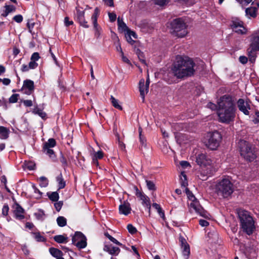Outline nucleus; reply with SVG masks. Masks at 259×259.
<instances>
[{
    "mask_svg": "<svg viewBox=\"0 0 259 259\" xmlns=\"http://www.w3.org/2000/svg\"><path fill=\"white\" fill-rule=\"evenodd\" d=\"M49 252L53 257H56V258L64 255V254L61 250L55 247H50L49 248Z\"/></svg>",
    "mask_w": 259,
    "mask_h": 259,
    "instance_id": "a878e982",
    "label": "nucleus"
},
{
    "mask_svg": "<svg viewBox=\"0 0 259 259\" xmlns=\"http://www.w3.org/2000/svg\"><path fill=\"white\" fill-rule=\"evenodd\" d=\"M216 192L218 195L224 198H228L234 192L233 185L228 179H223L216 185Z\"/></svg>",
    "mask_w": 259,
    "mask_h": 259,
    "instance_id": "423d86ee",
    "label": "nucleus"
},
{
    "mask_svg": "<svg viewBox=\"0 0 259 259\" xmlns=\"http://www.w3.org/2000/svg\"><path fill=\"white\" fill-rule=\"evenodd\" d=\"M34 235V238L37 242H46L47 241L46 238L42 236L40 232H33L32 233Z\"/></svg>",
    "mask_w": 259,
    "mask_h": 259,
    "instance_id": "c9c22d12",
    "label": "nucleus"
},
{
    "mask_svg": "<svg viewBox=\"0 0 259 259\" xmlns=\"http://www.w3.org/2000/svg\"><path fill=\"white\" fill-rule=\"evenodd\" d=\"M47 196L53 202L58 201L59 198V195L57 192H48Z\"/></svg>",
    "mask_w": 259,
    "mask_h": 259,
    "instance_id": "473e14b6",
    "label": "nucleus"
},
{
    "mask_svg": "<svg viewBox=\"0 0 259 259\" xmlns=\"http://www.w3.org/2000/svg\"><path fill=\"white\" fill-rule=\"evenodd\" d=\"M19 95L18 94H13L9 99V102L10 103H17L18 100Z\"/></svg>",
    "mask_w": 259,
    "mask_h": 259,
    "instance_id": "a18cd8bd",
    "label": "nucleus"
},
{
    "mask_svg": "<svg viewBox=\"0 0 259 259\" xmlns=\"http://www.w3.org/2000/svg\"><path fill=\"white\" fill-rule=\"evenodd\" d=\"M9 207L7 204H5L2 209V214L3 215L6 217L8 214Z\"/></svg>",
    "mask_w": 259,
    "mask_h": 259,
    "instance_id": "4d7b16f0",
    "label": "nucleus"
},
{
    "mask_svg": "<svg viewBox=\"0 0 259 259\" xmlns=\"http://www.w3.org/2000/svg\"><path fill=\"white\" fill-rule=\"evenodd\" d=\"M185 191L188 199L192 201L190 204V207L193 208L195 211L200 215L206 218V212L204 211L203 208L200 205L199 201L197 200L192 192L190 191L187 187H185Z\"/></svg>",
    "mask_w": 259,
    "mask_h": 259,
    "instance_id": "6e6552de",
    "label": "nucleus"
},
{
    "mask_svg": "<svg viewBox=\"0 0 259 259\" xmlns=\"http://www.w3.org/2000/svg\"><path fill=\"white\" fill-rule=\"evenodd\" d=\"M250 46H253L255 50H259V31L251 35Z\"/></svg>",
    "mask_w": 259,
    "mask_h": 259,
    "instance_id": "4be33fe9",
    "label": "nucleus"
},
{
    "mask_svg": "<svg viewBox=\"0 0 259 259\" xmlns=\"http://www.w3.org/2000/svg\"><path fill=\"white\" fill-rule=\"evenodd\" d=\"M59 160L61 163L62 167L64 170H65L68 166L69 164L67 158L64 156L62 152H60Z\"/></svg>",
    "mask_w": 259,
    "mask_h": 259,
    "instance_id": "2f4dec72",
    "label": "nucleus"
},
{
    "mask_svg": "<svg viewBox=\"0 0 259 259\" xmlns=\"http://www.w3.org/2000/svg\"><path fill=\"white\" fill-rule=\"evenodd\" d=\"M196 162L201 168L211 167L212 160L206 153H199L196 155Z\"/></svg>",
    "mask_w": 259,
    "mask_h": 259,
    "instance_id": "9b49d317",
    "label": "nucleus"
},
{
    "mask_svg": "<svg viewBox=\"0 0 259 259\" xmlns=\"http://www.w3.org/2000/svg\"><path fill=\"white\" fill-rule=\"evenodd\" d=\"M13 207L14 209V214L16 219L22 220L25 218V210L18 203L15 201Z\"/></svg>",
    "mask_w": 259,
    "mask_h": 259,
    "instance_id": "4468645a",
    "label": "nucleus"
},
{
    "mask_svg": "<svg viewBox=\"0 0 259 259\" xmlns=\"http://www.w3.org/2000/svg\"><path fill=\"white\" fill-rule=\"evenodd\" d=\"M259 51V50H255L253 46H250V48L247 49L248 56L249 61L253 63L256 57V52Z\"/></svg>",
    "mask_w": 259,
    "mask_h": 259,
    "instance_id": "5701e85b",
    "label": "nucleus"
},
{
    "mask_svg": "<svg viewBox=\"0 0 259 259\" xmlns=\"http://www.w3.org/2000/svg\"><path fill=\"white\" fill-rule=\"evenodd\" d=\"M39 58L40 56L39 53L37 52L33 53L31 56V60L34 62L38 61Z\"/></svg>",
    "mask_w": 259,
    "mask_h": 259,
    "instance_id": "bf43d9fd",
    "label": "nucleus"
},
{
    "mask_svg": "<svg viewBox=\"0 0 259 259\" xmlns=\"http://www.w3.org/2000/svg\"><path fill=\"white\" fill-rule=\"evenodd\" d=\"M125 37L127 41L131 45H133L135 42V41L132 39V36L130 35L129 33H127V31L125 34Z\"/></svg>",
    "mask_w": 259,
    "mask_h": 259,
    "instance_id": "13d9d810",
    "label": "nucleus"
},
{
    "mask_svg": "<svg viewBox=\"0 0 259 259\" xmlns=\"http://www.w3.org/2000/svg\"><path fill=\"white\" fill-rule=\"evenodd\" d=\"M240 228L248 235H251L255 230L254 221L250 213L244 209H239L237 211Z\"/></svg>",
    "mask_w": 259,
    "mask_h": 259,
    "instance_id": "7ed1b4c3",
    "label": "nucleus"
},
{
    "mask_svg": "<svg viewBox=\"0 0 259 259\" xmlns=\"http://www.w3.org/2000/svg\"><path fill=\"white\" fill-rule=\"evenodd\" d=\"M127 229L131 234H135L137 232V229L132 224H128Z\"/></svg>",
    "mask_w": 259,
    "mask_h": 259,
    "instance_id": "09e8293b",
    "label": "nucleus"
},
{
    "mask_svg": "<svg viewBox=\"0 0 259 259\" xmlns=\"http://www.w3.org/2000/svg\"><path fill=\"white\" fill-rule=\"evenodd\" d=\"M75 10L76 12L74 13V21L84 28H89L90 25L85 18L84 11L81 10L78 7H76Z\"/></svg>",
    "mask_w": 259,
    "mask_h": 259,
    "instance_id": "9d476101",
    "label": "nucleus"
},
{
    "mask_svg": "<svg viewBox=\"0 0 259 259\" xmlns=\"http://www.w3.org/2000/svg\"><path fill=\"white\" fill-rule=\"evenodd\" d=\"M119 49H120V53H121V57H122V60L123 62L128 64H131V62L129 60V59L125 56H124V53L122 50L121 47L119 46Z\"/></svg>",
    "mask_w": 259,
    "mask_h": 259,
    "instance_id": "603ef678",
    "label": "nucleus"
},
{
    "mask_svg": "<svg viewBox=\"0 0 259 259\" xmlns=\"http://www.w3.org/2000/svg\"><path fill=\"white\" fill-rule=\"evenodd\" d=\"M131 204L126 201H124L123 203L119 206V212L125 215H128L131 212Z\"/></svg>",
    "mask_w": 259,
    "mask_h": 259,
    "instance_id": "aec40b11",
    "label": "nucleus"
},
{
    "mask_svg": "<svg viewBox=\"0 0 259 259\" xmlns=\"http://www.w3.org/2000/svg\"><path fill=\"white\" fill-rule=\"evenodd\" d=\"M105 236L108 238L111 241H112L113 243L116 244V245H118L120 246H124L123 244L119 242L118 240H117L115 238L113 237L112 236H111L110 234H109L108 233H105Z\"/></svg>",
    "mask_w": 259,
    "mask_h": 259,
    "instance_id": "a19ab883",
    "label": "nucleus"
},
{
    "mask_svg": "<svg viewBox=\"0 0 259 259\" xmlns=\"http://www.w3.org/2000/svg\"><path fill=\"white\" fill-rule=\"evenodd\" d=\"M230 27L233 31L239 34H244L247 32L246 28L244 26L243 22L238 19L232 20Z\"/></svg>",
    "mask_w": 259,
    "mask_h": 259,
    "instance_id": "ddd939ff",
    "label": "nucleus"
},
{
    "mask_svg": "<svg viewBox=\"0 0 259 259\" xmlns=\"http://www.w3.org/2000/svg\"><path fill=\"white\" fill-rule=\"evenodd\" d=\"M217 111L219 121L229 124L233 121L235 117L236 106L233 98L230 95H225L220 97L218 101Z\"/></svg>",
    "mask_w": 259,
    "mask_h": 259,
    "instance_id": "f03ea898",
    "label": "nucleus"
},
{
    "mask_svg": "<svg viewBox=\"0 0 259 259\" xmlns=\"http://www.w3.org/2000/svg\"><path fill=\"white\" fill-rule=\"evenodd\" d=\"M56 181L58 183L59 189H62L65 187L66 182L64 181L62 173H60L56 178Z\"/></svg>",
    "mask_w": 259,
    "mask_h": 259,
    "instance_id": "c756f323",
    "label": "nucleus"
},
{
    "mask_svg": "<svg viewBox=\"0 0 259 259\" xmlns=\"http://www.w3.org/2000/svg\"><path fill=\"white\" fill-rule=\"evenodd\" d=\"M139 91L140 93L141 97L143 99V100L145 99V79L144 78H141L139 82Z\"/></svg>",
    "mask_w": 259,
    "mask_h": 259,
    "instance_id": "cd10ccee",
    "label": "nucleus"
},
{
    "mask_svg": "<svg viewBox=\"0 0 259 259\" xmlns=\"http://www.w3.org/2000/svg\"><path fill=\"white\" fill-rule=\"evenodd\" d=\"M211 174L210 170L209 169V168L207 167L206 169V172L204 171L203 173L202 172H201V175L203 177H205V179H202L203 180H206L208 177H209Z\"/></svg>",
    "mask_w": 259,
    "mask_h": 259,
    "instance_id": "e2e57ef3",
    "label": "nucleus"
},
{
    "mask_svg": "<svg viewBox=\"0 0 259 259\" xmlns=\"http://www.w3.org/2000/svg\"><path fill=\"white\" fill-rule=\"evenodd\" d=\"M237 107L239 110L243 112L245 115H248L249 114V110L250 109V105L247 103V101H244L243 99L240 98L237 102Z\"/></svg>",
    "mask_w": 259,
    "mask_h": 259,
    "instance_id": "2eb2a0df",
    "label": "nucleus"
},
{
    "mask_svg": "<svg viewBox=\"0 0 259 259\" xmlns=\"http://www.w3.org/2000/svg\"><path fill=\"white\" fill-rule=\"evenodd\" d=\"M0 107H2L4 110H7L8 109V102L4 97H2L0 99Z\"/></svg>",
    "mask_w": 259,
    "mask_h": 259,
    "instance_id": "49530a36",
    "label": "nucleus"
},
{
    "mask_svg": "<svg viewBox=\"0 0 259 259\" xmlns=\"http://www.w3.org/2000/svg\"><path fill=\"white\" fill-rule=\"evenodd\" d=\"M222 135L217 131L208 133L204 141L205 146L211 150H215L220 146Z\"/></svg>",
    "mask_w": 259,
    "mask_h": 259,
    "instance_id": "0eeeda50",
    "label": "nucleus"
},
{
    "mask_svg": "<svg viewBox=\"0 0 259 259\" xmlns=\"http://www.w3.org/2000/svg\"><path fill=\"white\" fill-rule=\"evenodd\" d=\"M10 133V131L7 127L0 126V138L1 139L5 140L8 138Z\"/></svg>",
    "mask_w": 259,
    "mask_h": 259,
    "instance_id": "bb28decb",
    "label": "nucleus"
},
{
    "mask_svg": "<svg viewBox=\"0 0 259 259\" xmlns=\"http://www.w3.org/2000/svg\"><path fill=\"white\" fill-rule=\"evenodd\" d=\"M117 25L119 31H121L122 32H127V30L129 29L128 27L126 26V24L123 21L122 19H120L119 17H118L117 19Z\"/></svg>",
    "mask_w": 259,
    "mask_h": 259,
    "instance_id": "c85d7f7f",
    "label": "nucleus"
},
{
    "mask_svg": "<svg viewBox=\"0 0 259 259\" xmlns=\"http://www.w3.org/2000/svg\"><path fill=\"white\" fill-rule=\"evenodd\" d=\"M134 189L135 190V195L142 201V204L144 206L149 205V203H150L149 198L143 192L140 191L136 186H134Z\"/></svg>",
    "mask_w": 259,
    "mask_h": 259,
    "instance_id": "f3484780",
    "label": "nucleus"
},
{
    "mask_svg": "<svg viewBox=\"0 0 259 259\" xmlns=\"http://www.w3.org/2000/svg\"><path fill=\"white\" fill-rule=\"evenodd\" d=\"M13 20L18 23H20L23 21V17L22 15L18 14L14 16Z\"/></svg>",
    "mask_w": 259,
    "mask_h": 259,
    "instance_id": "864d4df0",
    "label": "nucleus"
},
{
    "mask_svg": "<svg viewBox=\"0 0 259 259\" xmlns=\"http://www.w3.org/2000/svg\"><path fill=\"white\" fill-rule=\"evenodd\" d=\"M179 242L182 250L183 254L186 257V259H188L190 254V246L186 240L182 236H180L179 237Z\"/></svg>",
    "mask_w": 259,
    "mask_h": 259,
    "instance_id": "dca6fc26",
    "label": "nucleus"
},
{
    "mask_svg": "<svg viewBox=\"0 0 259 259\" xmlns=\"http://www.w3.org/2000/svg\"><path fill=\"white\" fill-rule=\"evenodd\" d=\"M154 4L156 5H158L159 6H163L166 5L169 0H153Z\"/></svg>",
    "mask_w": 259,
    "mask_h": 259,
    "instance_id": "8fccbe9b",
    "label": "nucleus"
},
{
    "mask_svg": "<svg viewBox=\"0 0 259 259\" xmlns=\"http://www.w3.org/2000/svg\"><path fill=\"white\" fill-rule=\"evenodd\" d=\"M199 224L202 227H206L209 225V223L207 221L202 219L199 220Z\"/></svg>",
    "mask_w": 259,
    "mask_h": 259,
    "instance_id": "338daca9",
    "label": "nucleus"
},
{
    "mask_svg": "<svg viewBox=\"0 0 259 259\" xmlns=\"http://www.w3.org/2000/svg\"><path fill=\"white\" fill-rule=\"evenodd\" d=\"M152 206H153V208H154L155 209L157 210V211L158 213H159V215H160V217L161 218L164 219V217H165L164 212L162 210V209L161 207L160 206V205L159 204H158V203H153L152 204Z\"/></svg>",
    "mask_w": 259,
    "mask_h": 259,
    "instance_id": "72a5a7b5",
    "label": "nucleus"
},
{
    "mask_svg": "<svg viewBox=\"0 0 259 259\" xmlns=\"http://www.w3.org/2000/svg\"><path fill=\"white\" fill-rule=\"evenodd\" d=\"M108 16H109V18L110 22H113L115 21V20L116 19V15L115 13H113V12L112 13L109 12Z\"/></svg>",
    "mask_w": 259,
    "mask_h": 259,
    "instance_id": "052dcab7",
    "label": "nucleus"
},
{
    "mask_svg": "<svg viewBox=\"0 0 259 259\" xmlns=\"http://www.w3.org/2000/svg\"><path fill=\"white\" fill-rule=\"evenodd\" d=\"M100 14V9L98 7H96L95 9L94 13L91 16V20L92 21L95 30V36L97 38H99L102 31V28L98 23V18Z\"/></svg>",
    "mask_w": 259,
    "mask_h": 259,
    "instance_id": "f8f14e48",
    "label": "nucleus"
},
{
    "mask_svg": "<svg viewBox=\"0 0 259 259\" xmlns=\"http://www.w3.org/2000/svg\"><path fill=\"white\" fill-rule=\"evenodd\" d=\"M56 145V141L54 138H50L48 142L45 143L43 145L42 148H52Z\"/></svg>",
    "mask_w": 259,
    "mask_h": 259,
    "instance_id": "7c9ffc66",
    "label": "nucleus"
},
{
    "mask_svg": "<svg viewBox=\"0 0 259 259\" xmlns=\"http://www.w3.org/2000/svg\"><path fill=\"white\" fill-rule=\"evenodd\" d=\"M29 69H35L38 66V64L34 61H31L29 63L28 65Z\"/></svg>",
    "mask_w": 259,
    "mask_h": 259,
    "instance_id": "0e129e2a",
    "label": "nucleus"
},
{
    "mask_svg": "<svg viewBox=\"0 0 259 259\" xmlns=\"http://www.w3.org/2000/svg\"><path fill=\"white\" fill-rule=\"evenodd\" d=\"M35 113L38 114L42 119H45L47 117V114L45 112H43L40 109L37 108L35 111Z\"/></svg>",
    "mask_w": 259,
    "mask_h": 259,
    "instance_id": "3c124183",
    "label": "nucleus"
},
{
    "mask_svg": "<svg viewBox=\"0 0 259 259\" xmlns=\"http://www.w3.org/2000/svg\"><path fill=\"white\" fill-rule=\"evenodd\" d=\"M35 24L32 19H28L26 26L29 32L31 33H32V29L34 27Z\"/></svg>",
    "mask_w": 259,
    "mask_h": 259,
    "instance_id": "79ce46f5",
    "label": "nucleus"
},
{
    "mask_svg": "<svg viewBox=\"0 0 259 259\" xmlns=\"http://www.w3.org/2000/svg\"><path fill=\"white\" fill-rule=\"evenodd\" d=\"M53 239L58 243H66L68 241V237L66 234L54 236Z\"/></svg>",
    "mask_w": 259,
    "mask_h": 259,
    "instance_id": "393cba45",
    "label": "nucleus"
},
{
    "mask_svg": "<svg viewBox=\"0 0 259 259\" xmlns=\"http://www.w3.org/2000/svg\"><path fill=\"white\" fill-rule=\"evenodd\" d=\"M259 7V2H256V7L252 6L249 8H247L245 10V13L246 15H249L252 18H255L257 16V11Z\"/></svg>",
    "mask_w": 259,
    "mask_h": 259,
    "instance_id": "412c9836",
    "label": "nucleus"
},
{
    "mask_svg": "<svg viewBox=\"0 0 259 259\" xmlns=\"http://www.w3.org/2000/svg\"><path fill=\"white\" fill-rule=\"evenodd\" d=\"M63 204V202L62 201H58V202H56L55 203H54V206L55 207V209L57 211H60V210H61L62 207V205Z\"/></svg>",
    "mask_w": 259,
    "mask_h": 259,
    "instance_id": "5fc2aeb1",
    "label": "nucleus"
},
{
    "mask_svg": "<svg viewBox=\"0 0 259 259\" xmlns=\"http://www.w3.org/2000/svg\"><path fill=\"white\" fill-rule=\"evenodd\" d=\"M195 63L187 56L177 55L172 64L171 71L178 79H184L193 76L195 72Z\"/></svg>",
    "mask_w": 259,
    "mask_h": 259,
    "instance_id": "f257e3e1",
    "label": "nucleus"
},
{
    "mask_svg": "<svg viewBox=\"0 0 259 259\" xmlns=\"http://www.w3.org/2000/svg\"><path fill=\"white\" fill-rule=\"evenodd\" d=\"M87 239L81 232L76 231L72 238V243L79 249H83L87 245Z\"/></svg>",
    "mask_w": 259,
    "mask_h": 259,
    "instance_id": "1a4fd4ad",
    "label": "nucleus"
},
{
    "mask_svg": "<svg viewBox=\"0 0 259 259\" xmlns=\"http://www.w3.org/2000/svg\"><path fill=\"white\" fill-rule=\"evenodd\" d=\"M64 25L66 27H69L70 25L73 24V21L69 20V18L68 16H66L64 18Z\"/></svg>",
    "mask_w": 259,
    "mask_h": 259,
    "instance_id": "6e6d98bb",
    "label": "nucleus"
},
{
    "mask_svg": "<svg viewBox=\"0 0 259 259\" xmlns=\"http://www.w3.org/2000/svg\"><path fill=\"white\" fill-rule=\"evenodd\" d=\"M103 156L104 153L102 151L100 150L96 152L93 157L96 158L97 159H101Z\"/></svg>",
    "mask_w": 259,
    "mask_h": 259,
    "instance_id": "680f3d73",
    "label": "nucleus"
},
{
    "mask_svg": "<svg viewBox=\"0 0 259 259\" xmlns=\"http://www.w3.org/2000/svg\"><path fill=\"white\" fill-rule=\"evenodd\" d=\"M5 9H6L7 10V12L9 13V14L15 12L16 8V7L12 5H7L6 4L5 6L4 7Z\"/></svg>",
    "mask_w": 259,
    "mask_h": 259,
    "instance_id": "de8ad7c7",
    "label": "nucleus"
},
{
    "mask_svg": "<svg viewBox=\"0 0 259 259\" xmlns=\"http://www.w3.org/2000/svg\"><path fill=\"white\" fill-rule=\"evenodd\" d=\"M147 187L149 190L155 191L156 188L153 182L150 180H146Z\"/></svg>",
    "mask_w": 259,
    "mask_h": 259,
    "instance_id": "c03bdc74",
    "label": "nucleus"
},
{
    "mask_svg": "<svg viewBox=\"0 0 259 259\" xmlns=\"http://www.w3.org/2000/svg\"><path fill=\"white\" fill-rule=\"evenodd\" d=\"M238 148L240 155L246 161L251 162L256 159V148L249 142L240 140L238 143Z\"/></svg>",
    "mask_w": 259,
    "mask_h": 259,
    "instance_id": "20e7f679",
    "label": "nucleus"
},
{
    "mask_svg": "<svg viewBox=\"0 0 259 259\" xmlns=\"http://www.w3.org/2000/svg\"><path fill=\"white\" fill-rule=\"evenodd\" d=\"M27 89L28 91H25L24 93L27 95H30L34 90V82L30 79H26L23 81V84L21 90Z\"/></svg>",
    "mask_w": 259,
    "mask_h": 259,
    "instance_id": "a211bd4d",
    "label": "nucleus"
},
{
    "mask_svg": "<svg viewBox=\"0 0 259 259\" xmlns=\"http://www.w3.org/2000/svg\"><path fill=\"white\" fill-rule=\"evenodd\" d=\"M39 180L40 182V184H39L40 187H46L48 185L49 181H48V179L46 177H45L44 176L40 177L39 178Z\"/></svg>",
    "mask_w": 259,
    "mask_h": 259,
    "instance_id": "37998d69",
    "label": "nucleus"
},
{
    "mask_svg": "<svg viewBox=\"0 0 259 259\" xmlns=\"http://www.w3.org/2000/svg\"><path fill=\"white\" fill-rule=\"evenodd\" d=\"M103 250L110 254L115 256L117 255L120 251V249L119 247L114 246L110 243L105 244Z\"/></svg>",
    "mask_w": 259,
    "mask_h": 259,
    "instance_id": "6ab92c4d",
    "label": "nucleus"
},
{
    "mask_svg": "<svg viewBox=\"0 0 259 259\" xmlns=\"http://www.w3.org/2000/svg\"><path fill=\"white\" fill-rule=\"evenodd\" d=\"M181 187L184 188L188 186L187 176L184 172H182L181 174Z\"/></svg>",
    "mask_w": 259,
    "mask_h": 259,
    "instance_id": "e433bc0d",
    "label": "nucleus"
},
{
    "mask_svg": "<svg viewBox=\"0 0 259 259\" xmlns=\"http://www.w3.org/2000/svg\"><path fill=\"white\" fill-rule=\"evenodd\" d=\"M110 100L112 104V106L114 108L119 110H122V107L120 105L118 104V101L117 99H116L113 96H111Z\"/></svg>",
    "mask_w": 259,
    "mask_h": 259,
    "instance_id": "4c0bfd02",
    "label": "nucleus"
},
{
    "mask_svg": "<svg viewBox=\"0 0 259 259\" xmlns=\"http://www.w3.org/2000/svg\"><path fill=\"white\" fill-rule=\"evenodd\" d=\"M168 27L171 34L178 37H184L188 33V26L183 18L173 19L170 22Z\"/></svg>",
    "mask_w": 259,
    "mask_h": 259,
    "instance_id": "39448f33",
    "label": "nucleus"
},
{
    "mask_svg": "<svg viewBox=\"0 0 259 259\" xmlns=\"http://www.w3.org/2000/svg\"><path fill=\"white\" fill-rule=\"evenodd\" d=\"M136 53L138 56L140 62L143 64H146V60H145V57L143 52H142L139 49L136 50Z\"/></svg>",
    "mask_w": 259,
    "mask_h": 259,
    "instance_id": "58836bf2",
    "label": "nucleus"
},
{
    "mask_svg": "<svg viewBox=\"0 0 259 259\" xmlns=\"http://www.w3.org/2000/svg\"><path fill=\"white\" fill-rule=\"evenodd\" d=\"M23 102L26 107H31L33 105L32 101L30 100H24Z\"/></svg>",
    "mask_w": 259,
    "mask_h": 259,
    "instance_id": "774afa93",
    "label": "nucleus"
},
{
    "mask_svg": "<svg viewBox=\"0 0 259 259\" xmlns=\"http://www.w3.org/2000/svg\"><path fill=\"white\" fill-rule=\"evenodd\" d=\"M58 225L60 227H63L67 225L66 219L62 216H59L56 220Z\"/></svg>",
    "mask_w": 259,
    "mask_h": 259,
    "instance_id": "f704fd0d",
    "label": "nucleus"
},
{
    "mask_svg": "<svg viewBox=\"0 0 259 259\" xmlns=\"http://www.w3.org/2000/svg\"><path fill=\"white\" fill-rule=\"evenodd\" d=\"M139 139L142 146L145 147L146 146V140L144 136L142 135V129L141 127L139 128Z\"/></svg>",
    "mask_w": 259,
    "mask_h": 259,
    "instance_id": "ea45409f",
    "label": "nucleus"
},
{
    "mask_svg": "<svg viewBox=\"0 0 259 259\" xmlns=\"http://www.w3.org/2000/svg\"><path fill=\"white\" fill-rule=\"evenodd\" d=\"M42 151L51 159L53 162L57 161V156L52 148H42Z\"/></svg>",
    "mask_w": 259,
    "mask_h": 259,
    "instance_id": "b1692460",
    "label": "nucleus"
},
{
    "mask_svg": "<svg viewBox=\"0 0 259 259\" xmlns=\"http://www.w3.org/2000/svg\"><path fill=\"white\" fill-rule=\"evenodd\" d=\"M239 61L243 64H245L247 62L248 58L244 56H240L239 58Z\"/></svg>",
    "mask_w": 259,
    "mask_h": 259,
    "instance_id": "69168bd1",
    "label": "nucleus"
}]
</instances>
